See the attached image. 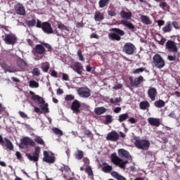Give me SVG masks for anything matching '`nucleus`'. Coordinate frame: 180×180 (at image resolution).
Instances as JSON below:
<instances>
[{"mask_svg":"<svg viewBox=\"0 0 180 180\" xmlns=\"http://www.w3.org/2000/svg\"><path fill=\"white\" fill-rule=\"evenodd\" d=\"M110 32H112L108 34V39L112 41H120L122 37L126 34L123 30L116 27L110 29Z\"/></svg>","mask_w":180,"mask_h":180,"instance_id":"1","label":"nucleus"},{"mask_svg":"<svg viewBox=\"0 0 180 180\" xmlns=\"http://www.w3.org/2000/svg\"><path fill=\"white\" fill-rule=\"evenodd\" d=\"M152 64L153 66L155 67V68H158L159 70H161V68H164V67H165V60H164L161 55L156 53L153 57Z\"/></svg>","mask_w":180,"mask_h":180,"instance_id":"2","label":"nucleus"},{"mask_svg":"<svg viewBox=\"0 0 180 180\" xmlns=\"http://www.w3.org/2000/svg\"><path fill=\"white\" fill-rule=\"evenodd\" d=\"M134 145L139 150H148L150 148V141L146 139H135Z\"/></svg>","mask_w":180,"mask_h":180,"instance_id":"3","label":"nucleus"},{"mask_svg":"<svg viewBox=\"0 0 180 180\" xmlns=\"http://www.w3.org/2000/svg\"><path fill=\"white\" fill-rule=\"evenodd\" d=\"M129 80L130 82V86L132 88H139L140 85L143 83L144 80V77L140 75L137 77L133 78V77L130 76L129 77Z\"/></svg>","mask_w":180,"mask_h":180,"instance_id":"4","label":"nucleus"},{"mask_svg":"<svg viewBox=\"0 0 180 180\" xmlns=\"http://www.w3.org/2000/svg\"><path fill=\"white\" fill-rule=\"evenodd\" d=\"M110 158L112 164H114L115 165H117V167H120V168H122L123 169L126 168V165L123 162V160L119 158V156H117L116 153H112L110 155Z\"/></svg>","mask_w":180,"mask_h":180,"instance_id":"5","label":"nucleus"},{"mask_svg":"<svg viewBox=\"0 0 180 180\" xmlns=\"http://www.w3.org/2000/svg\"><path fill=\"white\" fill-rule=\"evenodd\" d=\"M136 50V46L131 44V42H127L122 47L123 53H125V54H128V56H131L134 54Z\"/></svg>","mask_w":180,"mask_h":180,"instance_id":"6","label":"nucleus"},{"mask_svg":"<svg viewBox=\"0 0 180 180\" xmlns=\"http://www.w3.org/2000/svg\"><path fill=\"white\" fill-rule=\"evenodd\" d=\"M4 40L6 44L13 46L16 44L18 37H16V35L13 33L6 34Z\"/></svg>","mask_w":180,"mask_h":180,"instance_id":"7","label":"nucleus"},{"mask_svg":"<svg viewBox=\"0 0 180 180\" xmlns=\"http://www.w3.org/2000/svg\"><path fill=\"white\" fill-rule=\"evenodd\" d=\"M165 49L168 50L169 53H173V54L178 53V47L174 41L168 40L166 43Z\"/></svg>","mask_w":180,"mask_h":180,"instance_id":"8","label":"nucleus"},{"mask_svg":"<svg viewBox=\"0 0 180 180\" xmlns=\"http://www.w3.org/2000/svg\"><path fill=\"white\" fill-rule=\"evenodd\" d=\"M29 94L31 95L32 101H33L35 103H38V105H44V103H46L44 98L36 94V93L34 91H30Z\"/></svg>","mask_w":180,"mask_h":180,"instance_id":"9","label":"nucleus"},{"mask_svg":"<svg viewBox=\"0 0 180 180\" xmlns=\"http://www.w3.org/2000/svg\"><path fill=\"white\" fill-rule=\"evenodd\" d=\"M77 94L81 98H89L91 96V89L88 87H80L77 89Z\"/></svg>","mask_w":180,"mask_h":180,"instance_id":"10","label":"nucleus"},{"mask_svg":"<svg viewBox=\"0 0 180 180\" xmlns=\"http://www.w3.org/2000/svg\"><path fill=\"white\" fill-rule=\"evenodd\" d=\"M43 161L48 164H54V162H56V157H54V154L51 153L50 155V153H49L47 150H44Z\"/></svg>","mask_w":180,"mask_h":180,"instance_id":"11","label":"nucleus"},{"mask_svg":"<svg viewBox=\"0 0 180 180\" xmlns=\"http://www.w3.org/2000/svg\"><path fill=\"white\" fill-rule=\"evenodd\" d=\"M41 30L46 34H53L54 33L51 24L47 21L43 22Z\"/></svg>","mask_w":180,"mask_h":180,"instance_id":"12","label":"nucleus"},{"mask_svg":"<svg viewBox=\"0 0 180 180\" xmlns=\"http://www.w3.org/2000/svg\"><path fill=\"white\" fill-rule=\"evenodd\" d=\"M14 9L17 15H19L20 16H24V15H26V9H25L23 4L20 3H18L14 6Z\"/></svg>","mask_w":180,"mask_h":180,"instance_id":"13","label":"nucleus"},{"mask_svg":"<svg viewBox=\"0 0 180 180\" xmlns=\"http://www.w3.org/2000/svg\"><path fill=\"white\" fill-rule=\"evenodd\" d=\"M0 144L1 146H6V148H8V150H13V144L11 140L8 139L7 138H3L1 135Z\"/></svg>","mask_w":180,"mask_h":180,"instance_id":"14","label":"nucleus"},{"mask_svg":"<svg viewBox=\"0 0 180 180\" xmlns=\"http://www.w3.org/2000/svg\"><path fill=\"white\" fill-rule=\"evenodd\" d=\"M158 95V91H157V89L153 86H150L148 89V96L152 101H155V98Z\"/></svg>","mask_w":180,"mask_h":180,"instance_id":"15","label":"nucleus"},{"mask_svg":"<svg viewBox=\"0 0 180 180\" xmlns=\"http://www.w3.org/2000/svg\"><path fill=\"white\" fill-rule=\"evenodd\" d=\"M34 54L44 56L46 54V48L42 44H37L33 50Z\"/></svg>","mask_w":180,"mask_h":180,"instance_id":"16","label":"nucleus"},{"mask_svg":"<svg viewBox=\"0 0 180 180\" xmlns=\"http://www.w3.org/2000/svg\"><path fill=\"white\" fill-rule=\"evenodd\" d=\"M70 68H72L73 71H75L77 74H79V75H82V70H84V67L81 63L75 62L73 65L70 66Z\"/></svg>","mask_w":180,"mask_h":180,"instance_id":"17","label":"nucleus"},{"mask_svg":"<svg viewBox=\"0 0 180 180\" xmlns=\"http://www.w3.org/2000/svg\"><path fill=\"white\" fill-rule=\"evenodd\" d=\"M108 141H117L119 140V134L116 131L109 132L106 136Z\"/></svg>","mask_w":180,"mask_h":180,"instance_id":"18","label":"nucleus"},{"mask_svg":"<svg viewBox=\"0 0 180 180\" xmlns=\"http://www.w3.org/2000/svg\"><path fill=\"white\" fill-rule=\"evenodd\" d=\"M79 108H81V103L78 100H74L71 105V109L74 113H81Z\"/></svg>","mask_w":180,"mask_h":180,"instance_id":"19","label":"nucleus"},{"mask_svg":"<svg viewBox=\"0 0 180 180\" xmlns=\"http://www.w3.org/2000/svg\"><path fill=\"white\" fill-rule=\"evenodd\" d=\"M1 68L4 70V72H15L16 70L15 68L11 67L8 63H6V61H3L0 64Z\"/></svg>","mask_w":180,"mask_h":180,"instance_id":"20","label":"nucleus"},{"mask_svg":"<svg viewBox=\"0 0 180 180\" xmlns=\"http://www.w3.org/2000/svg\"><path fill=\"white\" fill-rule=\"evenodd\" d=\"M21 144H22V146H31V147H34V146H36V143L27 136L21 139Z\"/></svg>","mask_w":180,"mask_h":180,"instance_id":"21","label":"nucleus"},{"mask_svg":"<svg viewBox=\"0 0 180 180\" xmlns=\"http://www.w3.org/2000/svg\"><path fill=\"white\" fill-rule=\"evenodd\" d=\"M118 154L120 157H124V158H127V160H131V155H130V153L124 149L118 150Z\"/></svg>","mask_w":180,"mask_h":180,"instance_id":"22","label":"nucleus"},{"mask_svg":"<svg viewBox=\"0 0 180 180\" xmlns=\"http://www.w3.org/2000/svg\"><path fill=\"white\" fill-rule=\"evenodd\" d=\"M148 122L150 126H155L156 127H159L160 124H161L160 119L158 118L149 117Z\"/></svg>","mask_w":180,"mask_h":180,"instance_id":"23","label":"nucleus"},{"mask_svg":"<svg viewBox=\"0 0 180 180\" xmlns=\"http://www.w3.org/2000/svg\"><path fill=\"white\" fill-rule=\"evenodd\" d=\"M120 15L122 19H126L127 20H130V19H131V16L133 15L131 11L126 12L123 10L120 13Z\"/></svg>","mask_w":180,"mask_h":180,"instance_id":"24","label":"nucleus"},{"mask_svg":"<svg viewBox=\"0 0 180 180\" xmlns=\"http://www.w3.org/2000/svg\"><path fill=\"white\" fill-rule=\"evenodd\" d=\"M103 167H102V171L103 172H105V174H109L110 172H112L113 170V167L111 165H108L107 162H103Z\"/></svg>","mask_w":180,"mask_h":180,"instance_id":"25","label":"nucleus"},{"mask_svg":"<svg viewBox=\"0 0 180 180\" xmlns=\"http://www.w3.org/2000/svg\"><path fill=\"white\" fill-rule=\"evenodd\" d=\"M82 130L84 133L83 137H87L88 139H91V140L94 139V134H92V131H91L89 129H86V127H84Z\"/></svg>","mask_w":180,"mask_h":180,"instance_id":"26","label":"nucleus"},{"mask_svg":"<svg viewBox=\"0 0 180 180\" xmlns=\"http://www.w3.org/2000/svg\"><path fill=\"white\" fill-rule=\"evenodd\" d=\"M121 23L124 25V26H126V27H128L129 30H133V32H134L136 27L134 25H133V23L129 22L128 20H122Z\"/></svg>","mask_w":180,"mask_h":180,"instance_id":"27","label":"nucleus"},{"mask_svg":"<svg viewBox=\"0 0 180 180\" xmlns=\"http://www.w3.org/2000/svg\"><path fill=\"white\" fill-rule=\"evenodd\" d=\"M94 19L96 22H102L105 19V16L101 11H96L94 14Z\"/></svg>","mask_w":180,"mask_h":180,"instance_id":"28","label":"nucleus"},{"mask_svg":"<svg viewBox=\"0 0 180 180\" xmlns=\"http://www.w3.org/2000/svg\"><path fill=\"white\" fill-rule=\"evenodd\" d=\"M162 32L163 33H170V32H172V25L171 22L166 23V25L162 28Z\"/></svg>","mask_w":180,"mask_h":180,"instance_id":"29","label":"nucleus"},{"mask_svg":"<svg viewBox=\"0 0 180 180\" xmlns=\"http://www.w3.org/2000/svg\"><path fill=\"white\" fill-rule=\"evenodd\" d=\"M127 119H129V113L127 112L121 114L118 116V122H120V123H123V122H126Z\"/></svg>","mask_w":180,"mask_h":180,"instance_id":"30","label":"nucleus"},{"mask_svg":"<svg viewBox=\"0 0 180 180\" xmlns=\"http://www.w3.org/2000/svg\"><path fill=\"white\" fill-rule=\"evenodd\" d=\"M106 110H107L105 107H98L94 109L96 115H103V113H105Z\"/></svg>","mask_w":180,"mask_h":180,"instance_id":"31","label":"nucleus"},{"mask_svg":"<svg viewBox=\"0 0 180 180\" xmlns=\"http://www.w3.org/2000/svg\"><path fill=\"white\" fill-rule=\"evenodd\" d=\"M139 108L141 110H147V108H150V103L148 101H141L139 103Z\"/></svg>","mask_w":180,"mask_h":180,"instance_id":"32","label":"nucleus"},{"mask_svg":"<svg viewBox=\"0 0 180 180\" xmlns=\"http://www.w3.org/2000/svg\"><path fill=\"white\" fill-rule=\"evenodd\" d=\"M111 175L113 176V178L117 180H127L125 179L124 176L119 174V173H117V172L115 171L112 172Z\"/></svg>","mask_w":180,"mask_h":180,"instance_id":"33","label":"nucleus"},{"mask_svg":"<svg viewBox=\"0 0 180 180\" xmlns=\"http://www.w3.org/2000/svg\"><path fill=\"white\" fill-rule=\"evenodd\" d=\"M74 156L76 160L79 161L84 158V151L77 150V151L75 152Z\"/></svg>","mask_w":180,"mask_h":180,"instance_id":"34","label":"nucleus"},{"mask_svg":"<svg viewBox=\"0 0 180 180\" xmlns=\"http://www.w3.org/2000/svg\"><path fill=\"white\" fill-rule=\"evenodd\" d=\"M109 2H110V0H99L98 6L101 8H105L109 5Z\"/></svg>","mask_w":180,"mask_h":180,"instance_id":"35","label":"nucleus"},{"mask_svg":"<svg viewBox=\"0 0 180 180\" xmlns=\"http://www.w3.org/2000/svg\"><path fill=\"white\" fill-rule=\"evenodd\" d=\"M26 155L30 161H34V162H37V161H39V156L37 155L33 154V155H32L30 153H28Z\"/></svg>","mask_w":180,"mask_h":180,"instance_id":"36","label":"nucleus"},{"mask_svg":"<svg viewBox=\"0 0 180 180\" xmlns=\"http://www.w3.org/2000/svg\"><path fill=\"white\" fill-rule=\"evenodd\" d=\"M36 22H37L36 17H32V20H30L26 22L27 26H28V27H34V26L36 25Z\"/></svg>","mask_w":180,"mask_h":180,"instance_id":"37","label":"nucleus"},{"mask_svg":"<svg viewBox=\"0 0 180 180\" xmlns=\"http://www.w3.org/2000/svg\"><path fill=\"white\" fill-rule=\"evenodd\" d=\"M141 19L145 25H151L152 23L151 20L147 15H141Z\"/></svg>","mask_w":180,"mask_h":180,"instance_id":"38","label":"nucleus"},{"mask_svg":"<svg viewBox=\"0 0 180 180\" xmlns=\"http://www.w3.org/2000/svg\"><path fill=\"white\" fill-rule=\"evenodd\" d=\"M41 69L44 72H49V70H50V63L49 62H45L41 64Z\"/></svg>","mask_w":180,"mask_h":180,"instance_id":"39","label":"nucleus"},{"mask_svg":"<svg viewBox=\"0 0 180 180\" xmlns=\"http://www.w3.org/2000/svg\"><path fill=\"white\" fill-rule=\"evenodd\" d=\"M154 105L155 108H164V106H165V101L162 100H158L154 103Z\"/></svg>","mask_w":180,"mask_h":180,"instance_id":"40","label":"nucleus"},{"mask_svg":"<svg viewBox=\"0 0 180 180\" xmlns=\"http://www.w3.org/2000/svg\"><path fill=\"white\" fill-rule=\"evenodd\" d=\"M84 171L86 174H87L89 176H91V178H94V172L92 171V167H91L90 166H88L87 167H86Z\"/></svg>","mask_w":180,"mask_h":180,"instance_id":"41","label":"nucleus"},{"mask_svg":"<svg viewBox=\"0 0 180 180\" xmlns=\"http://www.w3.org/2000/svg\"><path fill=\"white\" fill-rule=\"evenodd\" d=\"M52 131H53L57 136H63L64 134L63 133V131L61 129L57 128V127H53L52 128Z\"/></svg>","mask_w":180,"mask_h":180,"instance_id":"42","label":"nucleus"},{"mask_svg":"<svg viewBox=\"0 0 180 180\" xmlns=\"http://www.w3.org/2000/svg\"><path fill=\"white\" fill-rule=\"evenodd\" d=\"M34 140L35 143H37V144H40V146H46V143H44V141H43V139L39 136L35 138Z\"/></svg>","mask_w":180,"mask_h":180,"instance_id":"43","label":"nucleus"},{"mask_svg":"<svg viewBox=\"0 0 180 180\" xmlns=\"http://www.w3.org/2000/svg\"><path fill=\"white\" fill-rule=\"evenodd\" d=\"M30 88H39V83L34 80L30 81Z\"/></svg>","mask_w":180,"mask_h":180,"instance_id":"44","label":"nucleus"},{"mask_svg":"<svg viewBox=\"0 0 180 180\" xmlns=\"http://www.w3.org/2000/svg\"><path fill=\"white\" fill-rule=\"evenodd\" d=\"M113 122V117L112 115L105 116V124H110Z\"/></svg>","mask_w":180,"mask_h":180,"instance_id":"45","label":"nucleus"},{"mask_svg":"<svg viewBox=\"0 0 180 180\" xmlns=\"http://www.w3.org/2000/svg\"><path fill=\"white\" fill-rule=\"evenodd\" d=\"M146 71V68H139L138 69H136L133 71V74H141V72H144Z\"/></svg>","mask_w":180,"mask_h":180,"instance_id":"46","label":"nucleus"},{"mask_svg":"<svg viewBox=\"0 0 180 180\" xmlns=\"http://www.w3.org/2000/svg\"><path fill=\"white\" fill-rule=\"evenodd\" d=\"M17 64L18 65V67H26V62H25V60H23V59H20L17 61Z\"/></svg>","mask_w":180,"mask_h":180,"instance_id":"47","label":"nucleus"},{"mask_svg":"<svg viewBox=\"0 0 180 180\" xmlns=\"http://www.w3.org/2000/svg\"><path fill=\"white\" fill-rule=\"evenodd\" d=\"M58 28H59L60 30H67V32L69 31L68 27L65 26L64 24H58Z\"/></svg>","mask_w":180,"mask_h":180,"instance_id":"48","label":"nucleus"},{"mask_svg":"<svg viewBox=\"0 0 180 180\" xmlns=\"http://www.w3.org/2000/svg\"><path fill=\"white\" fill-rule=\"evenodd\" d=\"M41 110L44 113H49V104L44 103V105L41 107Z\"/></svg>","mask_w":180,"mask_h":180,"instance_id":"49","label":"nucleus"},{"mask_svg":"<svg viewBox=\"0 0 180 180\" xmlns=\"http://www.w3.org/2000/svg\"><path fill=\"white\" fill-rule=\"evenodd\" d=\"M77 56L80 61H84L85 59H84V56L82 55V51H81V49L77 51Z\"/></svg>","mask_w":180,"mask_h":180,"instance_id":"50","label":"nucleus"},{"mask_svg":"<svg viewBox=\"0 0 180 180\" xmlns=\"http://www.w3.org/2000/svg\"><path fill=\"white\" fill-rule=\"evenodd\" d=\"M32 74L35 77H39V75H40V70H39V68H34L32 71Z\"/></svg>","mask_w":180,"mask_h":180,"instance_id":"51","label":"nucleus"},{"mask_svg":"<svg viewBox=\"0 0 180 180\" xmlns=\"http://www.w3.org/2000/svg\"><path fill=\"white\" fill-rule=\"evenodd\" d=\"M74 99H75V97L71 94L67 95L65 98V100L67 101H74Z\"/></svg>","mask_w":180,"mask_h":180,"instance_id":"52","label":"nucleus"},{"mask_svg":"<svg viewBox=\"0 0 180 180\" xmlns=\"http://www.w3.org/2000/svg\"><path fill=\"white\" fill-rule=\"evenodd\" d=\"M167 60H169V61H175V60H176V55L174 53V56H167Z\"/></svg>","mask_w":180,"mask_h":180,"instance_id":"53","label":"nucleus"},{"mask_svg":"<svg viewBox=\"0 0 180 180\" xmlns=\"http://www.w3.org/2000/svg\"><path fill=\"white\" fill-rule=\"evenodd\" d=\"M33 154L39 157V155H40V147H39V146L35 147V150L33 153Z\"/></svg>","mask_w":180,"mask_h":180,"instance_id":"54","label":"nucleus"},{"mask_svg":"<svg viewBox=\"0 0 180 180\" xmlns=\"http://www.w3.org/2000/svg\"><path fill=\"white\" fill-rule=\"evenodd\" d=\"M36 27H38L39 29H41L43 27V22H41L40 20H37Z\"/></svg>","mask_w":180,"mask_h":180,"instance_id":"55","label":"nucleus"},{"mask_svg":"<svg viewBox=\"0 0 180 180\" xmlns=\"http://www.w3.org/2000/svg\"><path fill=\"white\" fill-rule=\"evenodd\" d=\"M122 88H123V84H115L113 86V89H115V90L122 89Z\"/></svg>","mask_w":180,"mask_h":180,"instance_id":"56","label":"nucleus"},{"mask_svg":"<svg viewBox=\"0 0 180 180\" xmlns=\"http://www.w3.org/2000/svg\"><path fill=\"white\" fill-rule=\"evenodd\" d=\"M165 41H167V39L165 38L162 37L160 41H158V43L160 46H164V44H165Z\"/></svg>","mask_w":180,"mask_h":180,"instance_id":"57","label":"nucleus"},{"mask_svg":"<svg viewBox=\"0 0 180 180\" xmlns=\"http://www.w3.org/2000/svg\"><path fill=\"white\" fill-rule=\"evenodd\" d=\"M167 2L162 1L160 3L159 6L160 8H162V9H164L165 8H167Z\"/></svg>","mask_w":180,"mask_h":180,"instance_id":"58","label":"nucleus"},{"mask_svg":"<svg viewBox=\"0 0 180 180\" xmlns=\"http://www.w3.org/2000/svg\"><path fill=\"white\" fill-rule=\"evenodd\" d=\"M70 77L67 75V73H63L62 75V79L63 81H68Z\"/></svg>","mask_w":180,"mask_h":180,"instance_id":"59","label":"nucleus"},{"mask_svg":"<svg viewBox=\"0 0 180 180\" xmlns=\"http://www.w3.org/2000/svg\"><path fill=\"white\" fill-rule=\"evenodd\" d=\"M18 113H19L20 116L21 117H22V119H26V118H27V115H26V113H25L24 112L19 111Z\"/></svg>","mask_w":180,"mask_h":180,"instance_id":"60","label":"nucleus"},{"mask_svg":"<svg viewBox=\"0 0 180 180\" xmlns=\"http://www.w3.org/2000/svg\"><path fill=\"white\" fill-rule=\"evenodd\" d=\"M42 46L46 47V49H48V51H51V46L50 44L44 43V44H42Z\"/></svg>","mask_w":180,"mask_h":180,"instance_id":"61","label":"nucleus"},{"mask_svg":"<svg viewBox=\"0 0 180 180\" xmlns=\"http://www.w3.org/2000/svg\"><path fill=\"white\" fill-rule=\"evenodd\" d=\"M157 23H158V26L161 27V26H164V25H165V21H164L163 20H159L157 21Z\"/></svg>","mask_w":180,"mask_h":180,"instance_id":"62","label":"nucleus"},{"mask_svg":"<svg viewBox=\"0 0 180 180\" xmlns=\"http://www.w3.org/2000/svg\"><path fill=\"white\" fill-rule=\"evenodd\" d=\"M108 13L109 16H116V13L113 10H110Z\"/></svg>","mask_w":180,"mask_h":180,"instance_id":"63","label":"nucleus"},{"mask_svg":"<svg viewBox=\"0 0 180 180\" xmlns=\"http://www.w3.org/2000/svg\"><path fill=\"white\" fill-rule=\"evenodd\" d=\"M82 161L85 165H89V159H88V158H84Z\"/></svg>","mask_w":180,"mask_h":180,"instance_id":"64","label":"nucleus"}]
</instances>
